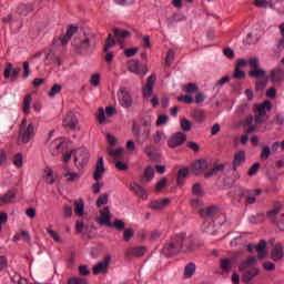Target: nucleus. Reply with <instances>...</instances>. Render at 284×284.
<instances>
[{"instance_id":"40","label":"nucleus","mask_w":284,"mask_h":284,"mask_svg":"<svg viewBox=\"0 0 284 284\" xmlns=\"http://www.w3.org/2000/svg\"><path fill=\"white\" fill-rule=\"evenodd\" d=\"M175 57H176V52H174L173 49H170L168 51V54H166V58H165V68H170V65H172Z\"/></svg>"},{"instance_id":"38","label":"nucleus","mask_w":284,"mask_h":284,"mask_svg":"<svg viewBox=\"0 0 284 284\" xmlns=\"http://www.w3.org/2000/svg\"><path fill=\"white\" fill-rule=\"evenodd\" d=\"M61 145H63V142L61 140H55L51 143V154L53 156H57V154H59V150H61Z\"/></svg>"},{"instance_id":"34","label":"nucleus","mask_w":284,"mask_h":284,"mask_svg":"<svg viewBox=\"0 0 284 284\" xmlns=\"http://www.w3.org/2000/svg\"><path fill=\"white\" fill-rule=\"evenodd\" d=\"M32 103V94H28L23 98L22 112L23 114H30V104Z\"/></svg>"},{"instance_id":"44","label":"nucleus","mask_w":284,"mask_h":284,"mask_svg":"<svg viewBox=\"0 0 284 284\" xmlns=\"http://www.w3.org/2000/svg\"><path fill=\"white\" fill-rule=\"evenodd\" d=\"M61 90H63V87L61 84H53L48 94L52 99V98L57 97V94H59V92H61Z\"/></svg>"},{"instance_id":"64","label":"nucleus","mask_w":284,"mask_h":284,"mask_svg":"<svg viewBox=\"0 0 284 284\" xmlns=\"http://www.w3.org/2000/svg\"><path fill=\"white\" fill-rule=\"evenodd\" d=\"M258 168H261L260 163H255L254 165H252L247 172L248 176H254V174H256V172H258Z\"/></svg>"},{"instance_id":"8","label":"nucleus","mask_w":284,"mask_h":284,"mask_svg":"<svg viewBox=\"0 0 284 284\" xmlns=\"http://www.w3.org/2000/svg\"><path fill=\"white\" fill-rule=\"evenodd\" d=\"M261 194H263V190L261 189H241L240 191V196L245 199L246 205H254L256 203V196H261Z\"/></svg>"},{"instance_id":"9","label":"nucleus","mask_w":284,"mask_h":284,"mask_svg":"<svg viewBox=\"0 0 284 284\" xmlns=\"http://www.w3.org/2000/svg\"><path fill=\"white\" fill-rule=\"evenodd\" d=\"M73 156L77 168H83V165L88 163V159H90V153L88 152V149L81 148L78 150H73Z\"/></svg>"},{"instance_id":"57","label":"nucleus","mask_w":284,"mask_h":284,"mask_svg":"<svg viewBox=\"0 0 284 284\" xmlns=\"http://www.w3.org/2000/svg\"><path fill=\"white\" fill-rule=\"evenodd\" d=\"M111 227H115V230H125V222L122 220H115L113 224H111Z\"/></svg>"},{"instance_id":"18","label":"nucleus","mask_w":284,"mask_h":284,"mask_svg":"<svg viewBox=\"0 0 284 284\" xmlns=\"http://www.w3.org/2000/svg\"><path fill=\"white\" fill-rule=\"evenodd\" d=\"M97 45L94 38H84L77 44L79 50H85V52H92Z\"/></svg>"},{"instance_id":"50","label":"nucleus","mask_w":284,"mask_h":284,"mask_svg":"<svg viewBox=\"0 0 284 284\" xmlns=\"http://www.w3.org/2000/svg\"><path fill=\"white\" fill-rule=\"evenodd\" d=\"M187 174H190V171L187 169L185 168L180 169L178 172V183H181L183 179L187 176Z\"/></svg>"},{"instance_id":"21","label":"nucleus","mask_w":284,"mask_h":284,"mask_svg":"<svg viewBox=\"0 0 284 284\" xmlns=\"http://www.w3.org/2000/svg\"><path fill=\"white\" fill-rule=\"evenodd\" d=\"M146 248L145 246H133V247H129L125 252V255L129 258H132L134 256L139 257V256H143V254H145Z\"/></svg>"},{"instance_id":"31","label":"nucleus","mask_w":284,"mask_h":284,"mask_svg":"<svg viewBox=\"0 0 284 284\" xmlns=\"http://www.w3.org/2000/svg\"><path fill=\"white\" fill-rule=\"evenodd\" d=\"M113 34L118 41H123V39H128L130 37V31L123 29H113Z\"/></svg>"},{"instance_id":"2","label":"nucleus","mask_w":284,"mask_h":284,"mask_svg":"<svg viewBox=\"0 0 284 284\" xmlns=\"http://www.w3.org/2000/svg\"><path fill=\"white\" fill-rule=\"evenodd\" d=\"M272 110V102L264 101L261 104L255 105V118L253 115L246 116L244 120V130L246 134H252L256 132V126L262 125L267 121V112Z\"/></svg>"},{"instance_id":"45","label":"nucleus","mask_w":284,"mask_h":284,"mask_svg":"<svg viewBox=\"0 0 284 284\" xmlns=\"http://www.w3.org/2000/svg\"><path fill=\"white\" fill-rule=\"evenodd\" d=\"M110 199V194L104 193L98 197L97 205L101 207V205H108V201Z\"/></svg>"},{"instance_id":"48","label":"nucleus","mask_w":284,"mask_h":284,"mask_svg":"<svg viewBox=\"0 0 284 284\" xmlns=\"http://www.w3.org/2000/svg\"><path fill=\"white\" fill-rule=\"evenodd\" d=\"M13 164L16 165V168H23V154H16L13 158Z\"/></svg>"},{"instance_id":"29","label":"nucleus","mask_w":284,"mask_h":284,"mask_svg":"<svg viewBox=\"0 0 284 284\" xmlns=\"http://www.w3.org/2000/svg\"><path fill=\"white\" fill-rule=\"evenodd\" d=\"M242 163H245V151H239L237 153H235L233 170H236V168H239V165H241Z\"/></svg>"},{"instance_id":"39","label":"nucleus","mask_w":284,"mask_h":284,"mask_svg":"<svg viewBox=\"0 0 284 284\" xmlns=\"http://www.w3.org/2000/svg\"><path fill=\"white\" fill-rule=\"evenodd\" d=\"M248 77H252L253 79H262L265 77V70L258 69L257 67L255 70L248 72Z\"/></svg>"},{"instance_id":"60","label":"nucleus","mask_w":284,"mask_h":284,"mask_svg":"<svg viewBox=\"0 0 284 284\" xmlns=\"http://www.w3.org/2000/svg\"><path fill=\"white\" fill-rule=\"evenodd\" d=\"M178 101L190 104L194 103V98L192 95H182L178 98Z\"/></svg>"},{"instance_id":"25","label":"nucleus","mask_w":284,"mask_h":284,"mask_svg":"<svg viewBox=\"0 0 284 284\" xmlns=\"http://www.w3.org/2000/svg\"><path fill=\"white\" fill-rule=\"evenodd\" d=\"M256 257L251 256L240 263V272H244L245 270H250V267H254L256 265Z\"/></svg>"},{"instance_id":"51","label":"nucleus","mask_w":284,"mask_h":284,"mask_svg":"<svg viewBox=\"0 0 284 284\" xmlns=\"http://www.w3.org/2000/svg\"><path fill=\"white\" fill-rule=\"evenodd\" d=\"M100 82H101V74L99 73L93 74L90 79V83L91 85H93V88H97V85H99Z\"/></svg>"},{"instance_id":"5","label":"nucleus","mask_w":284,"mask_h":284,"mask_svg":"<svg viewBox=\"0 0 284 284\" xmlns=\"http://www.w3.org/2000/svg\"><path fill=\"white\" fill-rule=\"evenodd\" d=\"M267 219L277 225L281 232H284V204L277 202L274 209L266 213Z\"/></svg>"},{"instance_id":"3","label":"nucleus","mask_w":284,"mask_h":284,"mask_svg":"<svg viewBox=\"0 0 284 284\" xmlns=\"http://www.w3.org/2000/svg\"><path fill=\"white\" fill-rule=\"evenodd\" d=\"M132 134L136 145H145L152 134V116L144 115L140 123L133 122Z\"/></svg>"},{"instance_id":"63","label":"nucleus","mask_w":284,"mask_h":284,"mask_svg":"<svg viewBox=\"0 0 284 284\" xmlns=\"http://www.w3.org/2000/svg\"><path fill=\"white\" fill-rule=\"evenodd\" d=\"M162 139H163V132L156 131L155 134L153 135V142L155 143V145H159Z\"/></svg>"},{"instance_id":"15","label":"nucleus","mask_w":284,"mask_h":284,"mask_svg":"<svg viewBox=\"0 0 284 284\" xmlns=\"http://www.w3.org/2000/svg\"><path fill=\"white\" fill-rule=\"evenodd\" d=\"M187 135H185V133L178 132L170 138L168 145L169 148H179V145H183V143H185Z\"/></svg>"},{"instance_id":"24","label":"nucleus","mask_w":284,"mask_h":284,"mask_svg":"<svg viewBox=\"0 0 284 284\" xmlns=\"http://www.w3.org/2000/svg\"><path fill=\"white\" fill-rule=\"evenodd\" d=\"M243 272H244L242 275L243 283H250L252 278H254L255 276H258V268H255V267L251 270H245Z\"/></svg>"},{"instance_id":"42","label":"nucleus","mask_w":284,"mask_h":284,"mask_svg":"<svg viewBox=\"0 0 284 284\" xmlns=\"http://www.w3.org/2000/svg\"><path fill=\"white\" fill-rule=\"evenodd\" d=\"M193 119H195V121H199V123H203V121H205V111L197 109L193 112Z\"/></svg>"},{"instance_id":"13","label":"nucleus","mask_w":284,"mask_h":284,"mask_svg":"<svg viewBox=\"0 0 284 284\" xmlns=\"http://www.w3.org/2000/svg\"><path fill=\"white\" fill-rule=\"evenodd\" d=\"M19 72H21L20 67L14 68L11 62H8L4 68V79H10L11 82H14L19 78Z\"/></svg>"},{"instance_id":"22","label":"nucleus","mask_w":284,"mask_h":284,"mask_svg":"<svg viewBox=\"0 0 284 284\" xmlns=\"http://www.w3.org/2000/svg\"><path fill=\"white\" fill-rule=\"evenodd\" d=\"M103 172H105V165L103 164V158H99L97 165H95V172L93 175L94 181H101L103 178Z\"/></svg>"},{"instance_id":"53","label":"nucleus","mask_w":284,"mask_h":284,"mask_svg":"<svg viewBox=\"0 0 284 284\" xmlns=\"http://www.w3.org/2000/svg\"><path fill=\"white\" fill-rule=\"evenodd\" d=\"M165 185H168V179L162 178L155 185V191L156 192H161L163 190V187H165Z\"/></svg>"},{"instance_id":"12","label":"nucleus","mask_w":284,"mask_h":284,"mask_svg":"<svg viewBox=\"0 0 284 284\" xmlns=\"http://www.w3.org/2000/svg\"><path fill=\"white\" fill-rule=\"evenodd\" d=\"M128 70L129 72H132L133 74H148V67L145 64L139 62V60H130L128 62Z\"/></svg>"},{"instance_id":"46","label":"nucleus","mask_w":284,"mask_h":284,"mask_svg":"<svg viewBox=\"0 0 284 284\" xmlns=\"http://www.w3.org/2000/svg\"><path fill=\"white\" fill-rule=\"evenodd\" d=\"M108 153L112 156V159H119L123 155V149H109Z\"/></svg>"},{"instance_id":"33","label":"nucleus","mask_w":284,"mask_h":284,"mask_svg":"<svg viewBox=\"0 0 284 284\" xmlns=\"http://www.w3.org/2000/svg\"><path fill=\"white\" fill-rule=\"evenodd\" d=\"M74 212L77 216H83V214H85V205L83 204V200H77L74 202Z\"/></svg>"},{"instance_id":"28","label":"nucleus","mask_w":284,"mask_h":284,"mask_svg":"<svg viewBox=\"0 0 284 284\" xmlns=\"http://www.w3.org/2000/svg\"><path fill=\"white\" fill-rule=\"evenodd\" d=\"M220 268L222 272L227 274L232 270V258L230 257H224L220 260Z\"/></svg>"},{"instance_id":"58","label":"nucleus","mask_w":284,"mask_h":284,"mask_svg":"<svg viewBox=\"0 0 284 284\" xmlns=\"http://www.w3.org/2000/svg\"><path fill=\"white\" fill-rule=\"evenodd\" d=\"M267 87V79H260L256 81V90H265Z\"/></svg>"},{"instance_id":"52","label":"nucleus","mask_w":284,"mask_h":284,"mask_svg":"<svg viewBox=\"0 0 284 284\" xmlns=\"http://www.w3.org/2000/svg\"><path fill=\"white\" fill-rule=\"evenodd\" d=\"M22 68H23L22 78L28 79V77H30V62L24 61L23 64H22Z\"/></svg>"},{"instance_id":"14","label":"nucleus","mask_w":284,"mask_h":284,"mask_svg":"<svg viewBox=\"0 0 284 284\" xmlns=\"http://www.w3.org/2000/svg\"><path fill=\"white\" fill-rule=\"evenodd\" d=\"M114 45H116L114 36H112V33H109L108 39L105 41V45H104V52H106L104 59H105L106 63H112V61L114 59V53L109 52L110 48H114Z\"/></svg>"},{"instance_id":"36","label":"nucleus","mask_w":284,"mask_h":284,"mask_svg":"<svg viewBox=\"0 0 284 284\" xmlns=\"http://www.w3.org/2000/svg\"><path fill=\"white\" fill-rule=\"evenodd\" d=\"M224 168H225L224 164H214L213 168H211L210 171H207L204 174L205 179H210V176H214L216 172H223Z\"/></svg>"},{"instance_id":"19","label":"nucleus","mask_w":284,"mask_h":284,"mask_svg":"<svg viewBox=\"0 0 284 284\" xmlns=\"http://www.w3.org/2000/svg\"><path fill=\"white\" fill-rule=\"evenodd\" d=\"M110 219H112V215L110 214V207L105 206L103 210L100 211V217L98 219V223H100V225H105L106 227H112Z\"/></svg>"},{"instance_id":"47","label":"nucleus","mask_w":284,"mask_h":284,"mask_svg":"<svg viewBox=\"0 0 284 284\" xmlns=\"http://www.w3.org/2000/svg\"><path fill=\"white\" fill-rule=\"evenodd\" d=\"M29 12H32V6L21 4L19 7V13L22 14V17H26Z\"/></svg>"},{"instance_id":"16","label":"nucleus","mask_w":284,"mask_h":284,"mask_svg":"<svg viewBox=\"0 0 284 284\" xmlns=\"http://www.w3.org/2000/svg\"><path fill=\"white\" fill-rule=\"evenodd\" d=\"M111 257L106 255L102 262H99L95 266H93V274H108V267L110 266Z\"/></svg>"},{"instance_id":"35","label":"nucleus","mask_w":284,"mask_h":284,"mask_svg":"<svg viewBox=\"0 0 284 284\" xmlns=\"http://www.w3.org/2000/svg\"><path fill=\"white\" fill-rule=\"evenodd\" d=\"M195 272H196V264H194L192 262L186 264V266L184 267L185 278H192V276H194Z\"/></svg>"},{"instance_id":"62","label":"nucleus","mask_w":284,"mask_h":284,"mask_svg":"<svg viewBox=\"0 0 284 284\" xmlns=\"http://www.w3.org/2000/svg\"><path fill=\"white\" fill-rule=\"evenodd\" d=\"M165 123H168V115L165 114H161L159 115L155 125L160 126V125H165Z\"/></svg>"},{"instance_id":"49","label":"nucleus","mask_w":284,"mask_h":284,"mask_svg":"<svg viewBox=\"0 0 284 284\" xmlns=\"http://www.w3.org/2000/svg\"><path fill=\"white\" fill-rule=\"evenodd\" d=\"M192 192L195 196H203V187L201 183L193 184Z\"/></svg>"},{"instance_id":"1","label":"nucleus","mask_w":284,"mask_h":284,"mask_svg":"<svg viewBox=\"0 0 284 284\" xmlns=\"http://www.w3.org/2000/svg\"><path fill=\"white\" fill-rule=\"evenodd\" d=\"M181 252H194L191 237H185V234H178L164 245L162 254L164 256H176Z\"/></svg>"},{"instance_id":"17","label":"nucleus","mask_w":284,"mask_h":284,"mask_svg":"<svg viewBox=\"0 0 284 284\" xmlns=\"http://www.w3.org/2000/svg\"><path fill=\"white\" fill-rule=\"evenodd\" d=\"M210 168V162L206 160H197L192 163L191 170L193 174H203Z\"/></svg>"},{"instance_id":"59","label":"nucleus","mask_w":284,"mask_h":284,"mask_svg":"<svg viewBox=\"0 0 284 284\" xmlns=\"http://www.w3.org/2000/svg\"><path fill=\"white\" fill-rule=\"evenodd\" d=\"M115 168H116L120 172H128V165H126L125 162H123V161H115Z\"/></svg>"},{"instance_id":"23","label":"nucleus","mask_w":284,"mask_h":284,"mask_svg":"<svg viewBox=\"0 0 284 284\" xmlns=\"http://www.w3.org/2000/svg\"><path fill=\"white\" fill-rule=\"evenodd\" d=\"M271 258H273V261H281V258H283V244H275L271 251Z\"/></svg>"},{"instance_id":"32","label":"nucleus","mask_w":284,"mask_h":284,"mask_svg":"<svg viewBox=\"0 0 284 284\" xmlns=\"http://www.w3.org/2000/svg\"><path fill=\"white\" fill-rule=\"evenodd\" d=\"M271 81L273 83H280V81H283V70L281 69H274L271 71Z\"/></svg>"},{"instance_id":"27","label":"nucleus","mask_w":284,"mask_h":284,"mask_svg":"<svg viewBox=\"0 0 284 284\" xmlns=\"http://www.w3.org/2000/svg\"><path fill=\"white\" fill-rule=\"evenodd\" d=\"M16 197H17V193H14V191H9L4 195L0 196V205L12 203Z\"/></svg>"},{"instance_id":"10","label":"nucleus","mask_w":284,"mask_h":284,"mask_svg":"<svg viewBox=\"0 0 284 284\" xmlns=\"http://www.w3.org/2000/svg\"><path fill=\"white\" fill-rule=\"evenodd\" d=\"M254 4L257 8H271L272 10H277V12H283V10H281L280 6H284V0H253Z\"/></svg>"},{"instance_id":"7","label":"nucleus","mask_w":284,"mask_h":284,"mask_svg":"<svg viewBox=\"0 0 284 284\" xmlns=\"http://www.w3.org/2000/svg\"><path fill=\"white\" fill-rule=\"evenodd\" d=\"M118 101L122 108L129 109L134 103V98H132V92L125 87H121L116 93Z\"/></svg>"},{"instance_id":"61","label":"nucleus","mask_w":284,"mask_h":284,"mask_svg":"<svg viewBox=\"0 0 284 284\" xmlns=\"http://www.w3.org/2000/svg\"><path fill=\"white\" fill-rule=\"evenodd\" d=\"M144 152L150 156V159H154V145L152 144L145 145Z\"/></svg>"},{"instance_id":"26","label":"nucleus","mask_w":284,"mask_h":284,"mask_svg":"<svg viewBox=\"0 0 284 284\" xmlns=\"http://www.w3.org/2000/svg\"><path fill=\"white\" fill-rule=\"evenodd\" d=\"M265 247H267V242H265V240H261L255 246L257 258H265V256H267V251H265Z\"/></svg>"},{"instance_id":"20","label":"nucleus","mask_w":284,"mask_h":284,"mask_svg":"<svg viewBox=\"0 0 284 284\" xmlns=\"http://www.w3.org/2000/svg\"><path fill=\"white\" fill-rule=\"evenodd\" d=\"M129 189L131 190V192L136 194L139 199H142V201L148 200V192L139 183L133 182L132 184L129 185Z\"/></svg>"},{"instance_id":"37","label":"nucleus","mask_w":284,"mask_h":284,"mask_svg":"<svg viewBox=\"0 0 284 284\" xmlns=\"http://www.w3.org/2000/svg\"><path fill=\"white\" fill-rule=\"evenodd\" d=\"M154 179V169L152 166H148L144 170V176L142 178L143 183H148V181H152Z\"/></svg>"},{"instance_id":"4","label":"nucleus","mask_w":284,"mask_h":284,"mask_svg":"<svg viewBox=\"0 0 284 284\" xmlns=\"http://www.w3.org/2000/svg\"><path fill=\"white\" fill-rule=\"evenodd\" d=\"M199 214L204 219V232H206V234H214V219H219L221 215L219 207L211 206L207 209H201Z\"/></svg>"},{"instance_id":"11","label":"nucleus","mask_w":284,"mask_h":284,"mask_svg":"<svg viewBox=\"0 0 284 284\" xmlns=\"http://www.w3.org/2000/svg\"><path fill=\"white\" fill-rule=\"evenodd\" d=\"M62 125L65 130H77L79 126V119L77 118V114L72 111H69L62 120Z\"/></svg>"},{"instance_id":"54","label":"nucleus","mask_w":284,"mask_h":284,"mask_svg":"<svg viewBox=\"0 0 284 284\" xmlns=\"http://www.w3.org/2000/svg\"><path fill=\"white\" fill-rule=\"evenodd\" d=\"M69 284H88V281L82 277H71L68 281Z\"/></svg>"},{"instance_id":"41","label":"nucleus","mask_w":284,"mask_h":284,"mask_svg":"<svg viewBox=\"0 0 284 284\" xmlns=\"http://www.w3.org/2000/svg\"><path fill=\"white\" fill-rule=\"evenodd\" d=\"M180 125L183 132H190V130H192V122H190V120H187L186 118H182L180 120Z\"/></svg>"},{"instance_id":"56","label":"nucleus","mask_w":284,"mask_h":284,"mask_svg":"<svg viewBox=\"0 0 284 284\" xmlns=\"http://www.w3.org/2000/svg\"><path fill=\"white\" fill-rule=\"evenodd\" d=\"M183 90L184 92L192 93V92H196V90H199V87H196V84L194 83H189L183 87Z\"/></svg>"},{"instance_id":"55","label":"nucleus","mask_w":284,"mask_h":284,"mask_svg":"<svg viewBox=\"0 0 284 284\" xmlns=\"http://www.w3.org/2000/svg\"><path fill=\"white\" fill-rule=\"evenodd\" d=\"M132 236H134V231L132 229H125L123 233V240L128 243Z\"/></svg>"},{"instance_id":"6","label":"nucleus","mask_w":284,"mask_h":284,"mask_svg":"<svg viewBox=\"0 0 284 284\" xmlns=\"http://www.w3.org/2000/svg\"><path fill=\"white\" fill-rule=\"evenodd\" d=\"M34 139V124L29 123L27 126H20L18 134V145H26Z\"/></svg>"},{"instance_id":"30","label":"nucleus","mask_w":284,"mask_h":284,"mask_svg":"<svg viewBox=\"0 0 284 284\" xmlns=\"http://www.w3.org/2000/svg\"><path fill=\"white\" fill-rule=\"evenodd\" d=\"M170 203V199L155 200L151 202V210H163Z\"/></svg>"},{"instance_id":"43","label":"nucleus","mask_w":284,"mask_h":284,"mask_svg":"<svg viewBox=\"0 0 284 284\" xmlns=\"http://www.w3.org/2000/svg\"><path fill=\"white\" fill-rule=\"evenodd\" d=\"M70 39H72V38L67 36V33H65L64 36L60 37L59 39L54 38L53 45H59V41H60L61 45H68V42L70 41Z\"/></svg>"}]
</instances>
